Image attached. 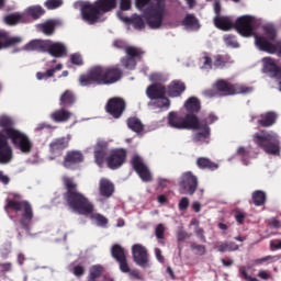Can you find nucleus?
Listing matches in <instances>:
<instances>
[{"instance_id":"680f3d73","label":"nucleus","mask_w":281,"mask_h":281,"mask_svg":"<svg viewBox=\"0 0 281 281\" xmlns=\"http://www.w3.org/2000/svg\"><path fill=\"white\" fill-rule=\"evenodd\" d=\"M155 256H156V259L158 260V262H161V263L165 262V258H164V255L161 252V249L155 248Z\"/></svg>"},{"instance_id":"4be33fe9","label":"nucleus","mask_w":281,"mask_h":281,"mask_svg":"<svg viewBox=\"0 0 281 281\" xmlns=\"http://www.w3.org/2000/svg\"><path fill=\"white\" fill-rule=\"evenodd\" d=\"M14 157L12 146L8 140L0 137V164H10Z\"/></svg>"},{"instance_id":"7ed1b4c3","label":"nucleus","mask_w":281,"mask_h":281,"mask_svg":"<svg viewBox=\"0 0 281 281\" xmlns=\"http://www.w3.org/2000/svg\"><path fill=\"white\" fill-rule=\"evenodd\" d=\"M75 8L80 10L81 18L89 25H94V23H100L105 21L104 14L115 10L117 5V0H97L94 3L91 2H76Z\"/></svg>"},{"instance_id":"13d9d810","label":"nucleus","mask_w":281,"mask_h":281,"mask_svg":"<svg viewBox=\"0 0 281 281\" xmlns=\"http://www.w3.org/2000/svg\"><path fill=\"white\" fill-rule=\"evenodd\" d=\"M166 232V227H164V224H158L156 226V231H155V234H156V237L158 239H162L164 238V234Z\"/></svg>"},{"instance_id":"bb28decb","label":"nucleus","mask_w":281,"mask_h":281,"mask_svg":"<svg viewBox=\"0 0 281 281\" xmlns=\"http://www.w3.org/2000/svg\"><path fill=\"white\" fill-rule=\"evenodd\" d=\"M21 43H23V37H10L5 31H0V49H5V47H12L14 45H21Z\"/></svg>"},{"instance_id":"58836bf2","label":"nucleus","mask_w":281,"mask_h":281,"mask_svg":"<svg viewBox=\"0 0 281 281\" xmlns=\"http://www.w3.org/2000/svg\"><path fill=\"white\" fill-rule=\"evenodd\" d=\"M217 251L225 254V251H238V246L234 241H223L217 245Z\"/></svg>"},{"instance_id":"473e14b6","label":"nucleus","mask_w":281,"mask_h":281,"mask_svg":"<svg viewBox=\"0 0 281 281\" xmlns=\"http://www.w3.org/2000/svg\"><path fill=\"white\" fill-rule=\"evenodd\" d=\"M14 121L12 120V117L5 114L0 115V127L3 128V133L7 137L9 131H16V128L12 127Z\"/></svg>"},{"instance_id":"052dcab7","label":"nucleus","mask_w":281,"mask_h":281,"mask_svg":"<svg viewBox=\"0 0 281 281\" xmlns=\"http://www.w3.org/2000/svg\"><path fill=\"white\" fill-rule=\"evenodd\" d=\"M179 210H188L190 207V200L188 198H182L178 204Z\"/></svg>"},{"instance_id":"338daca9","label":"nucleus","mask_w":281,"mask_h":281,"mask_svg":"<svg viewBox=\"0 0 281 281\" xmlns=\"http://www.w3.org/2000/svg\"><path fill=\"white\" fill-rule=\"evenodd\" d=\"M186 238H190V235L186 231H180L178 233V240H186Z\"/></svg>"},{"instance_id":"a211bd4d","label":"nucleus","mask_w":281,"mask_h":281,"mask_svg":"<svg viewBox=\"0 0 281 281\" xmlns=\"http://www.w3.org/2000/svg\"><path fill=\"white\" fill-rule=\"evenodd\" d=\"M126 161V150L113 149L108 158V166L111 170H117Z\"/></svg>"},{"instance_id":"412c9836","label":"nucleus","mask_w":281,"mask_h":281,"mask_svg":"<svg viewBox=\"0 0 281 281\" xmlns=\"http://www.w3.org/2000/svg\"><path fill=\"white\" fill-rule=\"evenodd\" d=\"M69 146V136L56 138L49 144L52 157L50 159H56V157H60L63 155V150Z\"/></svg>"},{"instance_id":"ddd939ff","label":"nucleus","mask_w":281,"mask_h":281,"mask_svg":"<svg viewBox=\"0 0 281 281\" xmlns=\"http://www.w3.org/2000/svg\"><path fill=\"white\" fill-rule=\"evenodd\" d=\"M8 207H11L12 210H15L16 212L23 210L24 214L22 216L21 220V225L22 227H27V224L30 223V221H32L34 214L32 213V206L30 205L29 202H16V201H12L9 200L5 209L8 210Z\"/></svg>"},{"instance_id":"dca6fc26","label":"nucleus","mask_w":281,"mask_h":281,"mask_svg":"<svg viewBox=\"0 0 281 281\" xmlns=\"http://www.w3.org/2000/svg\"><path fill=\"white\" fill-rule=\"evenodd\" d=\"M180 186L184 191V194H194L196 192V188L199 187V180L196 176H193L192 172L187 171L181 177Z\"/></svg>"},{"instance_id":"b1692460","label":"nucleus","mask_w":281,"mask_h":281,"mask_svg":"<svg viewBox=\"0 0 281 281\" xmlns=\"http://www.w3.org/2000/svg\"><path fill=\"white\" fill-rule=\"evenodd\" d=\"M108 148L109 144L104 140H99L94 147V161L100 168H102L106 158Z\"/></svg>"},{"instance_id":"09e8293b","label":"nucleus","mask_w":281,"mask_h":281,"mask_svg":"<svg viewBox=\"0 0 281 281\" xmlns=\"http://www.w3.org/2000/svg\"><path fill=\"white\" fill-rule=\"evenodd\" d=\"M226 65L227 61H225L221 55L214 57L213 69H223Z\"/></svg>"},{"instance_id":"e433bc0d","label":"nucleus","mask_w":281,"mask_h":281,"mask_svg":"<svg viewBox=\"0 0 281 281\" xmlns=\"http://www.w3.org/2000/svg\"><path fill=\"white\" fill-rule=\"evenodd\" d=\"M74 102H76L74 92L66 90L65 93L60 95V106H71Z\"/></svg>"},{"instance_id":"f704fd0d","label":"nucleus","mask_w":281,"mask_h":281,"mask_svg":"<svg viewBox=\"0 0 281 281\" xmlns=\"http://www.w3.org/2000/svg\"><path fill=\"white\" fill-rule=\"evenodd\" d=\"M127 126L131 128V131L137 133V135H139V133H144V124L137 117L128 119Z\"/></svg>"},{"instance_id":"f3484780","label":"nucleus","mask_w":281,"mask_h":281,"mask_svg":"<svg viewBox=\"0 0 281 281\" xmlns=\"http://www.w3.org/2000/svg\"><path fill=\"white\" fill-rule=\"evenodd\" d=\"M125 53H126V58H123L121 60L123 67H125V69H130V70L135 69V66L137 65V61H135V58H139V56H142L143 52L139 48L128 46L125 48Z\"/></svg>"},{"instance_id":"0eeeda50","label":"nucleus","mask_w":281,"mask_h":281,"mask_svg":"<svg viewBox=\"0 0 281 281\" xmlns=\"http://www.w3.org/2000/svg\"><path fill=\"white\" fill-rule=\"evenodd\" d=\"M117 78L110 77V72L102 66H94L86 74L80 75V87H91V85H113Z\"/></svg>"},{"instance_id":"f257e3e1","label":"nucleus","mask_w":281,"mask_h":281,"mask_svg":"<svg viewBox=\"0 0 281 281\" xmlns=\"http://www.w3.org/2000/svg\"><path fill=\"white\" fill-rule=\"evenodd\" d=\"M63 181L68 190L67 202L70 210L76 214H90V218L94 225L104 227L109 223V220L100 213H93V204L85 195L76 191V182L69 177H64Z\"/></svg>"},{"instance_id":"4d7b16f0","label":"nucleus","mask_w":281,"mask_h":281,"mask_svg":"<svg viewBox=\"0 0 281 281\" xmlns=\"http://www.w3.org/2000/svg\"><path fill=\"white\" fill-rule=\"evenodd\" d=\"M70 61L72 63V65H82V55L81 54H78V53H75L70 56Z\"/></svg>"},{"instance_id":"423d86ee","label":"nucleus","mask_w":281,"mask_h":281,"mask_svg":"<svg viewBox=\"0 0 281 281\" xmlns=\"http://www.w3.org/2000/svg\"><path fill=\"white\" fill-rule=\"evenodd\" d=\"M276 38H278L276 26L273 24H266L263 26V34L255 35V45L260 52L281 56V40L276 42Z\"/></svg>"},{"instance_id":"4468645a","label":"nucleus","mask_w":281,"mask_h":281,"mask_svg":"<svg viewBox=\"0 0 281 281\" xmlns=\"http://www.w3.org/2000/svg\"><path fill=\"white\" fill-rule=\"evenodd\" d=\"M262 65L263 74H269V76L276 78L279 85V91H281V69L278 67V64H276V59L271 57H265L262 58Z\"/></svg>"},{"instance_id":"5fc2aeb1","label":"nucleus","mask_w":281,"mask_h":281,"mask_svg":"<svg viewBox=\"0 0 281 281\" xmlns=\"http://www.w3.org/2000/svg\"><path fill=\"white\" fill-rule=\"evenodd\" d=\"M53 76H54V70H50V69L46 70L45 72L36 74L37 80H47L49 78H53Z\"/></svg>"},{"instance_id":"cd10ccee","label":"nucleus","mask_w":281,"mask_h":281,"mask_svg":"<svg viewBox=\"0 0 281 281\" xmlns=\"http://www.w3.org/2000/svg\"><path fill=\"white\" fill-rule=\"evenodd\" d=\"M99 192L101 196L109 199L115 192V186L113 182H111V180L102 178L99 182Z\"/></svg>"},{"instance_id":"0e129e2a","label":"nucleus","mask_w":281,"mask_h":281,"mask_svg":"<svg viewBox=\"0 0 281 281\" xmlns=\"http://www.w3.org/2000/svg\"><path fill=\"white\" fill-rule=\"evenodd\" d=\"M0 181L4 183V186H8V183H10V177L3 173V171H0Z\"/></svg>"},{"instance_id":"a18cd8bd","label":"nucleus","mask_w":281,"mask_h":281,"mask_svg":"<svg viewBox=\"0 0 281 281\" xmlns=\"http://www.w3.org/2000/svg\"><path fill=\"white\" fill-rule=\"evenodd\" d=\"M102 271H104V268H102V266L97 265V266H92L90 268V277L89 278H93L97 279L100 278L102 276Z\"/></svg>"},{"instance_id":"a19ab883","label":"nucleus","mask_w":281,"mask_h":281,"mask_svg":"<svg viewBox=\"0 0 281 281\" xmlns=\"http://www.w3.org/2000/svg\"><path fill=\"white\" fill-rule=\"evenodd\" d=\"M111 255L116 261L126 258V252H124V248L120 245H114L112 247Z\"/></svg>"},{"instance_id":"69168bd1","label":"nucleus","mask_w":281,"mask_h":281,"mask_svg":"<svg viewBox=\"0 0 281 281\" xmlns=\"http://www.w3.org/2000/svg\"><path fill=\"white\" fill-rule=\"evenodd\" d=\"M235 218L237 221V223L239 225H243L244 221H245V213H240L238 212L236 215H235Z\"/></svg>"},{"instance_id":"a878e982","label":"nucleus","mask_w":281,"mask_h":281,"mask_svg":"<svg viewBox=\"0 0 281 281\" xmlns=\"http://www.w3.org/2000/svg\"><path fill=\"white\" fill-rule=\"evenodd\" d=\"M82 161H85V156H82V153L71 150L65 156L63 166L64 168H72L75 164H82Z\"/></svg>"},{"instance_id":"5701e85b","label":"nucleus","mask_w":281,"mask_h":281,"mask_svg":"<svg viewBox=\"0 0 281 281\" xmlns=\"http://www.w3.org/2000/svg\"><path fill=\"white\" fill-rule=\"evenodd\" d=\"M46 49L48 54L55 58H63V56L67 55V47L60 42L47 41Z\"/></svg>"},{"instance_id":"1a4fd4ad","label":"nucleus","mask_w":281,"mask_h":281,"mask_svg":"<svg viewBox=\"0 0 281 281\" xmlns=\"http://www.w3.org/2000/svg\"><path fill=\"white\" fill-rule=\"evenodd\" d=\"M8 138L11 139L15 150H20L22 155H30L34 149V143L30 135L19 130H9Z\"/></svg>"},{"instance_id":"aec40b11","label":"nucleus","mask_w":281,"mask_h":281,"mask_svg":"<svg viewBox=\"0 0 281 281\" xmlns=\"http://www.w3.org/2000/svg\"><path fill=\"white\" fill-rule=\"evenodd\" d=\"M116 15L120 21L125 23V25H133L134 30H138L139 32H142V30L146 27V22H144V18H142L140 15L133 14L131 18H128L124 16V13L122 12H117Z\"/></svg>"},{"instance_id":"3c124183","label":"nucleus","mask_w":281,"mask_h":281,"mask_svg":"<svg viewBox=\"0 0 281 281\" xmlns=\"http://www.w3.org/2000/svg\"><path fill=\"white\" fill-rule=\"evenodd\" d=\"M117 262L120 265V271H122V273H131V267H128L126 257H124L123 259H119Z\"/></svg>"},{"instance_id":"9d476101","label":"nucleus","mask_w":281,"mask_h":281,"mask_svg":"<svg viewBox=\"0 0 281 281\" xmlns=\"http://www.w3.org/2000/svg\"><path fill=\"white\" fill-rule=\"evenodd\" d=\"M147 97L154 100L156 109H170V100L166 98V88L161 85L149 86L146 90Z\"/></svg>"},{"instance_id":"49530a36","label":"nucleus","mask_w":281,"mask_h":281,"mask_svg":"<svg viewBox=\"0 0 281 281\" xmlns=\"http://www.w3.org/2000/svg\"><path fill=\"white\" fill-rule=\"evenodd\" d=\"M44 5L47 10H56L63 5V0H46Z\"/></svg>"},{"instance_id":"9b49d317","label":"nucleus","mask_w":281,"mask_h":281,"mask_svg":"<svg viewBox=\"0 0 281 281\" xmlns=\"http://www.w3.org/2000/svg\"><path fill=\"white\" fill-rule=\"evenodd\" d=\"M214 88L220 91L223 95H236L238 93H251L254 88L240 86V85H232L226 80L220 79L214 83Z\"/></svg>"},{"instance_id":"37998d69","label":"nucleus","mask_w":281,"mask_h":281,"mask_svg":"<svg viewBox=\"0 0 281 281\" xmlns=\"http://www.w3.org/2000/svg\"><path fill=\"white\" fill-rule=\"evenodd\" d=\"M252 201L255 205H265V202L267 201V194L265 191H255L252 193Z\"/></svg>"},{"instance_id":"774afa93","label":"nucleus","mask_w":281,"mask_h":281,"mask_svg":"<svg viewBox=\"0 0 281 281\" xmlns=\"http://www.w3.org/2000/svg\"><path fill=\"white\" fill-rule=\"evenodd\" d=\"M258 278H261V280H269V278H271V276L268 274L267 271L260 270L259 273H258Z\"/></svg>"},{"instance_id":"39448f33","label":"nucleus","mask_w":281,"mask_h":281,"mask_svg":"<svg viewBox=\"0 0 281 281\" xmlns=\"http://www.w3.org/2000/svg\"><path fill=\"white\" fill-rule=\"evenodd\" d=\"M137 10L145 11V21L150 30H161L166 16V0H135Z\"/></svg>"},{"instance_id":"8fccbe9b","label":"nucleus","mask_w":281,"mask_h":281,"mask_svg":"<svg viewBox=\"0 0 281 281\" xmlns=\"http://www.w3.org/2000/svg\"><path fill=\"white\" fill-rule=\"evenodd\" d=\"M202 69H205V71H210V69H214V61H212V58L210 56H204L202 58Z\"/></svg>"},{"instance_id":"ea45409f","label":"nucleus","mask_w":281,"mask_h":281,"mask_svg":"<svg viewBox=\"0 0 281 281\" xmlns=\"http://www.w3.org/2000/svg\"><path fill=\"white\" fill-rule=\"evenodd\" d=\"M54 21H47L43 24H37L36 29L38 32H43L46 36H52V34H54Z\"/></svg>"},{"instance_id":"603ef678","label":"nucleus","mask_w":281,"mask_h":281,"mask_svg":"<svg viewBox=\"0 0 281 281\" xmlns=\"http://www.w3.org/2000/svg\"><path fill=\"white\" fill-rule=\"evenodd\" d=\"M105 71L110 74V78H116L115 82L122 78V71L117 68H105Z\"/></svg>"},{"instance_id":"f03ea898","label":"nucleus","mask_w":281,"mask_h":281,"mask_svg":"<svg viewBox=\"0 0 281 281\" xmlns=\"http://www.w3.org/2000/svg\"><path fill=\"white\" fill-rule=\"evenodd\" d=\"M167 124L170 128H177L178 131H186L190 128L198 131L193 135V142H200L203 144L210 139V126L205 121H199V117L194 114L181 116L178 112H170L167 116Z\"/></svg>"},{"instance_id":"6e6d98bb","label":"nucleus","mask_w":281,"mask_h":281,"mask_svg":"<svg viewBox=\"0 0 281 281\" xmlns=\"http://www.w3.org/2000/svg\"><path fill=\"white\" fill-rule=\"evenodd\" d=\"M237 155H240V157H243V159H247V157H251L249 148L243 147V146H239L237 148Z\"/></svg>"},{"instance_id":"c756f323","label":"nucleus","mask_w":281,"mask_h":281,"mask_svg":"<svg viewBox=\"0 0 281 281\" xmlns=\"http://www.w3.org/2000/svg\"><path fill=\"white\" fill-rule=\"evenodd\" d=\"M24 49L26 52H46L47 50V41L43 40H33L25 45Z\"/></svg>"},{"instance_id":"bf43d9fd","label":"nucleus","mask_w":281,"mask_h":281,"mask_svg":"<svg viewBox=\"0 0 281 281\" xmlns=\"http://www.w3.org/2000/svg\"><path fill=\"white\" fill-rule=\"evenodd\" d=\"M72 273L74 276H76L77 278H80V276H85V267L83 266H75L72 268Z\"/></svg>"},{"instance_id":"e2e57ef3","label":"nucleus","mask_w":281,"mask_h":281,"mask_svg":"<svg viewBox=\"0 0 281 281\" xmlns=\"http://www.w3.org/2000/svg\"><path fill=\"white\" fill-rule=\"evenodd\" d=\"M270 249H281V239H274L270 241Z\"/></svg>"},{"instance_id":"c9c22d12","label":"nucleus","mask_w":281,"mask_h":281,"mask_svg":"<svg viewBox=\"0 0 281 281\" xmlns=\"http://www.w3.org/2000/svg\"><path fill=\"white\" fill-rule=\"evenodd\" d=\"M25 12L29 16H32V19H41V16L45 14V9L41 5H32L26 8Z\"/></svg>"},{"instance_id":"c03bdc74","label":"nucleus","mask_w":281,"mask_h":281,"mask_svg":"<svg viewBox=\"0 0 281 281\" xmlns=\"http://www.w3.org/2000/svg\"><path fill=\"white\" fill-rule=\"evenodd\" d=\"M224 43L227 47H232L233 49L239 47V44L234 35H224Z\"/></svg>"},{"instance_id":"393cba45","label":"nucleus","mask_w":281,"mask_h":281,"mask_svg":"<svg viewBox=\"0 0 281 281\" xmlns=\"http://www.w3.org/2000/svg\"><path fill=\"white\" fill-rule=\"evenodd\" d=\"M181 25L187 32H196L201 30L199 18L192 13L186 14L184 19L181 21Z\"/></svg>"},{"instance_id":"de8ad7c7","label":"nucleus","mask_w":281,"mask_h":281,"mask_svg":"<svg viewBox=\"0 0 281 281\" xmlns=\"http://www.w3.org/2000/svg\"><path fill=\"white\" fill-rule=\"evenodd\" d=\"M191 249L196 256H205V254H207V248H205L203 245L191 244Z\"/></svg>"},{"instance_id":"20e7f679","label":"nucleus","mask_w":281,"mask_h":281,"mask_svg":"<svg viewBox=\"0 0 281 281\" xmlns=\"http://www.w3.org/2000/svg\"><path fill=\"white\" fill-rule=\"evenodd\" d=\"M214 23L218 30H223L224 32H228V30L235 27L240 36L248 38L254 34V27H256V25H260L262 20L254 15H241L237 18L235 22H233L232 18L229 16L216 15L214 18Z\"/></svg>"},{"instance_id":"6ab92c4d","label":"nucleus","mask_w":281,"mask_h":281,"mask_svg":"<svg viewBox=\"0 0 281 281\" xmlns=\"http://www.w3.org/2000/svg\"><path fill=\"white\" fill-rule=\"evenodd\" d=\"M125 109L126 103L121 98H112L106 103V111L115 119L122 117V113H124Z\"/></svg>"},{"instance_id":"72a5a7b5","label":"nucleus","mask_w":281,"mask_h":281,"mask_svg":"<svg viewBox=\"0 0 281 281\" xmlns=\"http://www.w3.org/2000/svg\"><path fill=\"white\" fill-rule=\"evenodd\" d=\"M278 120V114L273 112H268L266 114H262L258 121V123L261 126H273L276 124V121Z\"/></svg>"},{"instance_id":"4c0bfd02","label":"nucleus","mask_w":281,"mask_h":281,"mask_svg":"<svg viewBox=\"0 0 281 281\" xmlns=\"http://www.w3.org/2000/svg\"><path fill=\"white\" fill-rule=\"evenodd\" d=\"M24 21L23 14L21 13H12L4 16V23H7V25H19V23H23Z\"/></svg>"},{"instance_id":"2eb2a0df","label":"nucleus","mask_w":281,"mask_h":281,"mask_svg":"<svg viewBox=\"0 0 281 281\" xmlns=\"http://www.w3.org/2000/svg\"><path fill=\"white\" fill-rule=\"evenodd\" d=\"M132 166L136 170L137 175L140 177L142 181H153V175L150 173V170L148 169L146 164H144L142 157L134 155V157L132 158Z\"/></svg>"},{"instance_id":"864d4df0","label":"nucleus","mask_w":281,"mask_h":281,"mask_svg":"<svg viewBox=\"0 0 281 281\" xmlns=\"http://www.w3.org/2000/svg\"><path fill=\"white\" fill-rule=\"evenodd\" d=\"M133 5V2L132 0H120V11L119 12H122V14H124V12L131 10Z\"/></svg>"},{"instance_id":"79ce46f5","label":"nucleus","mask_w":281,"mask_h":281,"mask_svg":"<svg viewBox=\"0 0 281 281\" xmlns=\"http://www.w3.org/2000/svg\"><path fill=\"white\" fill-rule=\"evenodd\" d=\"M196 164L199 168H207L209 170H216L218 168V165L210 161L207 158H199Z\"/></svg>"},{"instance_id":"c85d7f7f","label":"nucleus","mask_w":281,"mask_h":281,"mask_svg":"<svg viewBox=\"0 0 281 281\" xmlns=\"http://www.w3.org/2000/svg\"><path fill=\"white\" fill-rule=\"evenodd\" d=\"M183 91H186V83L182 81H172L168 87L167 93L170 98H179Z\"/></svg>"},{"instance_id":"f8f14e48","label":"nucleus","mask_w":281,"mask_h":281,"mask_svg":"<svg viewBox=\"0 0 281 281\" xmlns=\"http://www.w3.org/2000/svg\"><path fill=\"white\" fill-rule=\"evenodd\" d=\"M132 256L135 265H137L142 269H150V267H153V263H150V258L148 257V250L143 245H133Z\"/></svg>"},{"instance_id":"2f4dec72","label":"nucleus","mask_w":281,"mask_h":281,"mask_svg":"<svg viewBox=\"0 0 281 281\" xmlns=\"http://www.w3.org/2000/svg\"><path fill=\"white\" fill-rule=\"evenodd\" d=\"M184 109L188 111L189 115L199 113V111H201V102H199V99L191 97L186 101Z\"/></svg>"},{"instance_id":"6e6552de","label":"nucleus","mask_w":281,"mask_h":281,"mask_svg":"<svg viewBox=\"0 0 281 281\" xmlns=\"http://www.w3.org/2000/svg\"><path fill=\"white\" fill-rule=\"evenodd\" d=\"M252 142L262 148L267 155H280V140L276 132H258L252 135Z\"/></svg>"},{"instance_id":"7c9ffc66","label":"nucleus","mask_w":281,"mask_h":281,"mask_svg":"<svg viewBox=\"0 0 281 281\" xmlns=\"http://www.w3.org/2000/svg\"><path fill=\"white\" fill-rule=\"evenodd\" d=\"M71 115H72L71 112L65 109H59L50 113V120H53V122H58V123L67 122V120H69Z\"/></svg>"}]
</instances>
